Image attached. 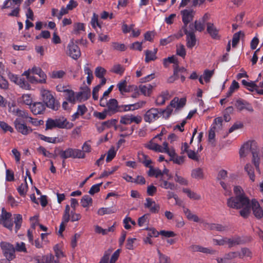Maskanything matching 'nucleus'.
<instances>
[{"label":"nucleus","instance_id":"8fccbe9b","mask_svg":"<svg viewBox=\"0 0 263 263\" xmlns=\"http://www.w3.org/2000/svg\"><path fill=\"white\" fill-rule=\"evenodd\" d=\"M148 175L149 176H155V177L158 178L159 176H161V171L158 168H155L153 167H150L148 172Z\"/></svg>","mask_w":263,"mask_h":263},{"label":"nucleus","instance_id":"6ab92c4d","mask_svg":"<svg viewBox=\"0 0 263 263\" xmlns=\"http://www.w3.org/2000/svg\"><path fill=\"white\" fill-rule=\"evenodd\" d=\"M31 112L34 115H41L43 114L46 109V106L44 103L40 102H37L33 103L30 106Z\"/></svg>","mask_w":263,"mask_h":263},{"label":"nucleus","instance_id":"72a5a7b5","mask_svg":"<svg viewBox=\"0 0 263 263\" xmlns=\"http://www.w3.org/2000/svg\"><path fill=\"white\" fill-rule=\"evenodd\" d=\"M18 102L20 103L29 105L30 106L32 104V98L30 95L24 94L18 99Z\"/></svg>","mask_w":263,"mask_h":263},{"label":"nucleus","instance_id":"412c9836","mask_svg":"<svg viewBox=\"0 0 263 263\" xmlns=\"http://www.w3.org/2000/svg\"><path fill=\"white\" fill-rule=\"evenodd\" d=\"M181 14L182 16V22L184 25L186 26L193 20L194 12L191 9H185L181 11Z\"/></svg>","mask_w":263,"mask_h":263},{"label":"nucleus","instance_id":"c756f323","mask_svg":"<svg viewBox=\"0 0 263 263\" xmlns=\"http://www.w3.org/2000/svg\"><path fill=\"white\" fill-rule=\"evenodd\" d=\"M159 186L166 190H174L176 188V185L173 182H168L163 177H161L159 180Z\"/></svg>","mask_w":263,"mask_h":263},{"label":"nucleus","instance_id":"b1692460","mask_svg":"<svg viewBox=\"0 0 263 263\" xmlns=\"http://www.w3.org/2000/svg\"><path fill=\"white\" fill-rule=\"evenodd\" d=\"M242 84L251 91H256L258 93L263 95V89H259L254 82H248L245 80L242 81Z\"/></svg>","mask_w":263,"mask_h":263},{"label":"nucleus","instance_id":"473e14b6","mask_svg":"<svg viewBox=\"0 0 263 263\" xmlns=\"http://www.w3.org/2000/svg\"><path fill=\"white\" fill-rule=\"evenodd\" d=\"M183 193L186 194L187 197L192 200H198L201 199V196L200 194L191 191L190 189L187 188H183L182 189Z\"/></svg>","mask_w":263,"mask_h":263},{"label":"nucleus","instance_id":"6e6552de","mask_svg":"<svg viewBox=\"0 0 263 263\" xmlns=\"http://www.w3.org/2000/svg\"><path fill=\"white\" fill-rule=\"evenodd\" d=\"M1 247L4 255L8 260H11L15 257V249L14 246L7 242H2Z\"/></svg>","mask_w":263,"mask_h":263},{"label":"nucleus","instance_id":"49530a36","mask_svg":"<svg viewBox=\"0 0 263 263\" xmlns=\"http://www.w3.org/2000/svg\"><path fill=\"white\" fill-rule=\"evenodd\" d=\"M72 148H68L60 152V157L64 159L72 158Z\"/></svg>","mask_w":263,"mask_h":263},{"label":"nucleus","instance_id":"5fc2aeb1","mask_svg":"<svg viewBox=\"0 0 263 263\" xmlns=\"http://www.w3.org/2000/svg\"><path fill=\"white\" fill-rule=\"evenodd\" d=\"M148 222V215L145 214L139 217L138 220V224L139 227H143L146 225Z\"/></svg>","mask_w":263,"mask_h":263},{"label":"nucleus","instance_id":"aec40b11","mask_svg":"<svg viewBox=\"0 0 263 263\" xmlns=\"http://www.w3.org/2000/svg\"><path fill=\"white\" fill-rule=\"evenodd\" d=\"M250 204L255 216L257 218H261L263 216V211L258 201L255 199H253Z\"/></svg>","mask_w":263,"mask_h":263},{"label":"nucleus","instance_id":"c9c22d12","mask_svg":"<svg viewBox=\"0 0 263 263\" xmlns=\"http://www.w3.org/2000/svg\"><path fill=\"white\" fill-rule=\"evenodd\" d=\"M116 211V209L114 207L101 208L98 210L97 213L98 215L102 216L105 214H110L112 213H114Z\"/></svg>","mask_w":263,"mask_h":263},{"label":"nucleus","instance_id":"1a4fd4ad","mask_svg":"<svg viewBox=\"0 0 263 263\" xmlns=\"http://www.w3.org/2000/svg\"><path fill=\"white\" fill-rule=\"evenodd\" d=\"M163 110L162 109L152 108L147 110L144 116V119L145 122L152 123L158 119L160 115H163Z\"/></svg>","mask_w":263,"mask_h":263},{"label":"nucleus","instance_id":"f8f14e48","mask_svg":"<svg viewBox=\"0 0 263 263\" xmlns=\"http://www.w3.org/2000/svg\"><path fill=\"white\" fill-rule=\"evenodd\" d=\"M11 217V214L7 212L4 208H3L2 214L0 215V223L10 230H11L13 227V222Z\"/></svg>","mask_w":263,"mask_h":263},{"label":"nucleus","instance_id":"09e8293b","mask_svg":"<svg viewBox=\"0 0 263 263\" xmlns=\"http://www.w3.org/2000/svg\"><path fill=\"white\" fill-rule=\"evenodd\" d=\"M245 170L249 176L250 180H251L252 181H254L255 175L252 166L250 164H247L245 166Z\"/></svg>","mask_w":263,"mask_h":263},{"label":"nucleus","instance_id":"ea45409f","mask_svg":"<svg viewBox=\"0 0 263 263\" xmlns=\"http://www.w3.org/2000/svg\"><path fill=\"white\" fill-rule=\"evenodd\" d=\"M237 253V257L242 258L244 257H251L252 253L248 248H242L240 252H235Z\"/></svg>","mask_w":263,"mask_h":263},{"label":"nucleus","instance_id":"e2e57ef3","mask_svg":"<svg viewBox=\"0 0 263 263\" xmlns=\"http://www.w3.org/2000/svg\"><path fill=\"white\" fill-rule=\"evenodd\" d=\"M241 35L242 36L244 35V34L241 31L236 32L233 35L232 39V46L233 47H235L239 42Z\"/></svg>","mask_w":263,"mask_h":263},{"label":"nucleus","instance_id":"69168bd1","mask_svg":"<svg viewBox=\"0 0 263 263\" xmlns=\"http://www.w3.org/2000/svg\"><path fill=\"white\" fill-rule=\"evenodd\" d=\"M37 152L42 154L45 157H47L48 158H51L53 157L52 154L50 153L49 151H47L44 147L40 146L37 148Z\"/></svg>","mask_w":263,"mask_h":263},{"label":"nucleus","instance_id":"f03ea898","mask_svg":"<svg viewBox=\"0 0 263 263\" xmlns=\"http://www.w3.org/2000/svg\"><path fill=\"white\" fill-rule=\"evenodd\" d=\"M250 152L253 155V162L256 168L259 172L258 146L255 141H249L245 143L241 147L239 154L241 157H246Z\"/></svg>","mask_w":263,"mask_h":263},{"label":"nucleus","instance_id":"a18cd8bd","mask_svg":"<svg viewBox=\"0 0 263 263\" xmlns=\"http://www.w3.org/2000/svg\"><path fill=\"white\" fill-rule=\"evenodd\" d=\"M72 158H84L85 157V154L81 149L77 148H72Z\"/></svg>","mask_w":263,"mask_h":263},{"label":"nucleus","instance_id":"f257e3e1","mask_svg":"<svg viewBox=\"0 0 263 263\" xmlns=\"http://www.w3.org/2000/svg\"><path fill=\"white\" fill-rule=\"evenodd\" d=\"M235 197H231L227 200V205L233 209H241L240 215L247 218L250 213L251 203L249 198L245 195L243 190L239 186L234 187Z\"/></svg>","mask_w":263,"mask_h":263},{"label":"nucleus","instance_id":"39448f33","mask_svg":"<svg viewBox=\"0 0 263 263\" xmlns=\"http://www.w3.org/2000/svg\"><path fill=\"white\" fill-rule=\"evenodd\" d=\"M40 94L43 101V103H44L46 107L54 110L58 109L59 104L55 101V98L49 90L44 88H42L40 89Z\"/></svg>","mask_w":263,"mask_h":263},{"label":"nucleus","instance_id":"de8ad7c7","mask_svg":"<svg viewBox=\"0 0 263 263\" xmlns=\"http://www.w3.org/2000/svg\"><path fill=\"white\" fill-rule=\"evenodd\" d=\"M124 125H120L119 128L120 129V130L122 132H125L124 134H122L121 135V136L122 137H126L129 135H130L132 134L133 132V127H126L123 126Z\"/></svg>","mask_w":263,"mask_h":263},{"label":"nucleus","instance_id":"f704fd0d","mask_svg":"<svg viewBox=\"0 0 263 263\" xmlns=\"http://www.w3.org/2000/svg\"><path fill=\"white\" fill-rule=\"evenodd\" d=\"M191 177L197 180L202 179L204 178L203 170L201 168H196L191 172Z\"/></svg>","mask_w":263,"mask_h":263},{"label":"nucleus","instance_id":"ddd939ff","mask_svg":"<svg viewBox=\"0 0 263 263\" xmlns=\"http://www.w3.org/2000/svg\"><path fill=\"white\" fill-rule=\"evenodd\" d=\"M141 121L142 118L139 116L127 114L121 117L120 123L122 125H129L132 123L139 124Z\"/></svg>","mask_w":263,"mask_h":263},{"label":"nucleus","instance_id":"3c124183","mask_svg":"<svg viewBox=\"0 0 263 263\" xmlns=\"http://www.w3.org/2000/svg\"><path fill=\"white\" fill-rule=\"evenodd\" d=\"M65 75V72L64 70H54L51 73V77L53 79H61Z\"/></svg>","mask_w":263,"mask_h":263},{"label":"nucleus","instance_id":"e433bc0d","mask_svg":"<svg viewBox=\"0 0 263 263\" xmlns=\"http://www.w3.org/2000/svg\"><path fill=\"white\" fill-rule=\"evenodd\" d=\"M81 203L83 208H88L91 205L92 199L89 196L87 195H84L81 200Z\"/></svg>","mask_w":263,"mask_h":263},{"label":"nucleus","instance_id":"4468645a","mask_svg":"<svg viewBox=\"0 0 263 263\" xmlns=\"http://www.w3.org/2000/svg\"><path fill=\"white\" fill-rule=\"evenodd\" d=\"M67 53L74 60H77L81 56L79 46L72 41L70 42L67 46Z\"/></svg>","mask_w":263,"mask_h":263},{"label":"nucleus","instance_id":"603ef678","mask_svg":"<svg viewBox=\"0 0 263 263\" xmlns=\"http://www.w3.org/2000/svg\"><path fill=\"white\" fill-rule=\"evenodd\" d=\"M118 166H115L110 168H108L107 170H105L101 175L100 178L107 177L109 175L113 174L115 171L118 169Z\"/></svg>","mask_w":263,"mask_h":263},{"label":"nucleus","instance_id":"a211bd4d","mask_svg":"<svg viewBox=\"0 0 263 263\" xmlns=\"http://www.w3.org/2000/svg\"><path fill=\"white\" fill-rule=\"evenodd\" d=\"M177 63V59L174 56L168 57L163 60V65L165 67H167L169 63H173L175 64L174 72L175 75H177L179 71L183 72L185 71V69L184 68H179L178 66Z\"/></svg>","mask_w":263,"mask_h":263},{"label":"nucleus","instance_id":"c03bdc74","mask_svg":"<svg viewBox=\"0 0 263 263\" xmlns=\"http://www.w3.org/2000/svg\"><path fill=\"white\" fill-rule=\"evenodd\" d=\"M125 70L124 67L120 64H117L114 65L111 69V71L122 75Z\"/></svg>","mask_w":263,"mask_h":263},{"label":"nucleus","instance_id":"864d4df0","mask_svg":"<svg viewBox=\"0 0 263 263\" xmlns=\"http://www.w3.org/2000/svg\"><path fill=\"white\" fill-rule=\"evenodd\" d=\"M176 53L177 55L184 58L186 55V51L184 46L182 44L177 45L176 48Z\"/></svg>","mask_w":263,"mask_h":263},{"label":"nucleus","instance_id":"f3484780","mask_svg":"<svg viewBox=\"0 0 263 263\" xmlns=\"http://www.w3.org/2000/svg\"><path fill=\"white\" fill-rule=\"evenodd\" d=\"M235 106L239 111L246 110L249 112H252L254 111L252 105L247 101L242 99L236 100Z\"/></svg>","mask_w":263,"mask_h":263},{"label":"nucleus","instance_id":"bf43d9fd","mask_svg":"<svg viewBox=\"0 0 263 263\" xmlns=\"http://www.w3.org/2000/svg\"><path fill=\"white\" fill-rule=\"evenodd\" d=\"M174 179L176 182H178L181 185H187L189 184L187 180L183 177L178 175L177 174H176Z\"/></svg>","mask_w":263,"mask_h":263},{"label":"nucleus","instance_id":"bb28decb","mask_svg":"<svg viewBox=\"0 0 263 263\" xmlns=\"http://www.w3.org/2000/svg\"><path fill=\"white\" fill-rule=\"evenodd\" d=\"M170 98L171 95L168 91L166 90L162 91L157 97L156 103L158 105H162L165 103V101L168 100Z\"/></svg>","mask_w":263,"mask_h":263},{"label":"nucleus","instance_id":"5701e85b","mask_svg":"<svg viewBox=\"0 0 263 263\" xmlns=\"http://www.w3.org/2000/svg\"><path fill=\"white\" fill-rule=\"evenodd\" d=\"M28 70H30L31 73L37 74L40 77V79L39 80L40 83L46 82V75L40 67L34 66L31 69H29Z\"/></svg>","mask_w":263,"mask_h":263},{"label":"nucleus","instance_id":"9b49d317","mask_svg":"<svg viewBox=\"0 0 263 263\" xmlns=\"http://www.w3.org/2000/svg\"><path fill=\"white\" fill-rule=\"evenodd\" d=\"M14 125L16 130L23 135H29L32 131L30 127L27 126L26 124L22 122L18 118L14 120Z\"/></svg>","mask_w":263,"mask_h":263},{"label":"nucleus","instance_id":"a19ab883","mask_svg":"<svg viewBox=\"0 0 263 263\" xmlns=\"http://www.w3.org/2000/svg\"><path fill=\"white\" fill-rule=\"evenodd\" d=\"M90 24L92 28L96 30L97 32H98L97 27L99 28H101V24L98 22V15L95 13L93 14L90 21Z\"/></svg>","mask_w":263,"mask_h":263},{"label":"nucleus","instance_id":"2eb2a0df","mask_svg":"<svg viewBox=\"0 0 263 263\" xmlns=\"http://www.w3.org/2000/svg\"><path fill=\"white\" fill-rule=\"evenodd\" d=\"M8 77L11 81L19 85L22 88L25 89H29L30 88V85L24 78L18 77L16 75L11 72L8 73Z\"/></svg>","mask_w":263,"mask_h":263},{"label":"nucleus","instance_id":"2f4dec72","mask_svg":"<svg viewBox=\"0 0 263 263\" xmlns=\"http://www.w3.org/2000/svg\"><path fill=\"white\" fill-rule=\"evenodd\" d=\"M183 212L185 214V216L186 217V218L189 220H192L196 222H198L199 221L200 219L198 217V216L193 213L192 211L188 208L183 207Z\"/></svg>","mask_w":263,"mask_h":263},{"label":"nucleus","instance_id":"c85d7f7f","mask_svg":"<svg viewBox=\"0 0 263 263\" xmlns=\"http://www.w3.org/2000/svg\"><path fill=\"white\" fill-rule=\"evenodd\" d=\"M237 253L231 252L226 254L223 257L217 258L216 260L217 263H228L229 261L236 257H237Z\"/></svg>","mask_w":263,"mask_h":263},{"label":"nucleus","instance_id":"4c0bfd02","mask_svg":"<svg viewBox=\"0 0 263 263\" xmlns=\"http://www.w3.org/2000/svg\"><path fill=\"white\" fill-rule=\"evenodd\" d=\"M85 26L83 23H77L73 25V33L75 34H79L82 31H84Z\"/></svg>","mask_w":263,"mask_h":263},{"label":"nucleus","instance_id":"052dcab7","mask_svg":"<svg viewBox=\"0 0 263 263\" xmlns=\"http://www.w3.org/2000/svg\"><path fill=\"white\" fill-rule=\"evenodd\" d=\"M14 223L15 224V232H16L17 231L20 229L21 223H22V215L20 214H16L14 215Z\"/></svg>","mask_w":263,"mask_h":263},{"label":"nucleus","instance_id":"a878e982","mask_svg":"<svg viewBox=\"0 0 263 263\" xmlns=\"http://www.w3.org/2000/svg\"><path fill=\"white\" fill-rule=\"evenodd\" d=\"M207 31L213 39H219L220 36L219 35V30L213 24L211 23H207Z\"/></svg>","mask_w":263,"mask_h":263},{"label":"nucleus","instance_id":"dca6fc26","mask_svg":"<svg viewBox=\"0 0 263 263\" xmlns=\"http://www.w3.org/2000/svg\"><path fill=\"white\" fill-rule=\"evenodd\" d=\"M70 206L69 205L65 206V209L64 212V214L62 217V221L60 226L59 230L58 233L60 235H62L63 232L64 231L66 223L70 220V214L69 210Z\"/></svg>","mask_w":263,"mask_h":263},{"label":"nucleus","instance_id":"680f3d73","mask_svg":"<svg viewBox=\"0 0 263 263\" xmlns=\"http://www.w3.org/2000/svg\"><path fill=\"white\" fill-rule=\"evenodd\" d=\"M158 254L159 255V263H171L170 258L162 254L159 250H157Z\"/></svg>","mask_w":263,"mask_h":263},{"label":"nucleus","instance_id":"0eeeda50","mask_svg":"<svg viewBox=\"0 0 263 263\" xmlns=\"http://www.w3.org/2000/svg\"><path fill=\"white\" fill-rule=\"evenodd\" d=\"M65 99L67 101L72 104H74L77 101H83L88 99L87 94L84 92L75 93L71 89H68L64 93Z\"/></svg>","mask_w":263,"mask_h":263},{"label":"nucleus","instance_id":"20e7f679","mask_svg":"<svg viewBox=\"0 0 263 263\" xmlns=\"http://www.w3.org/2000/svg\"><path fill=\"white\" fill-rule=\"evenodd\" d=\"M73 126V123L67 121L64 117L55 119H48L46 122V128L51 129L54 128L61 129H70Z\"/></svg>","mask_w":263,"mask_h":263},{"label":"nucleus","instance_id":"58836bf2","mask_svg":"<svg viewBox=\"0 0 263 263\" xmlns=\"http://www.w3.org/2000/svg\"><path fill=\"white\" fill-rule=\"evenodd\" d=\"M226 244L228 245L230 248H231L241 243V239L239 237H235L232 238L226 237Z\"/></svg>","mask_w":263,"mask_h":263},{"label":"nucleus","instance_id":"9d476101","mask_svg":"<svg viewBox=\"0 0 263 263\" xmlns=\"http://www.w3.org/2000/svg\"><path fill=\"white\" fill-rule=\"evenodd\" d=\"M100 104L102 107H107V111L115 112L118 110V102L115 99H110L108 101L107 98H101Z\"/></svg>","mask_w":263,"mask_h":263},{"label":"nucleus","instance_id":"393cba45","mask_svg":"<svg viewBox=\"0 0 263 263\" xmlns=\"http://www.w3.org/2000/svg\"><path fill=\"white\" fill-rule=\"evenodd\" d=\"M185 34L186 35V46L189 48H192L196 44V40L195 35L193 32L185 30Z\"/></svg>","mask_w":263,"mask_h":263},{"label":"nucleus","instance_id":"423d86ee","mask_svg":"<svg viewBox=\"0 0 263 263\" xmlns=\"http://www.w3.org/2000/svg\"><path fill=\"white\" fill-rule=\"evenodd\" d=\"M186 99L184 98L179 99L178 97L174 98L171 102L170 105L163 110V117L167 118L173 111V108L179 109L183 107L185 104Z\"/></svg>","mask_w":263,"mask_h":263},{"label":"nucleus","instance_id":"774afa93","mask_svg":"<svg viewBox=\"0 0 263 263\" xmlns=\"http://www.w3.org/2000/svg\"><path fill=\"white\" fill-rule=\"evenodd\" d=\"M44 260L46 263H58L59 260L58 259H55V257L51 254L46 255L44 257Z\"/></svg>","mask_w":263,"mask_h":263},{"label":"nucleus","instance_id":"13d9d810","mask_svg":"<svg viewBox=\"0 0 263 263\" xmlns=\"http://www.w3.org/2000/svg\"><path fill=\"white\" fill-rule=\"evenodd\" d=\"M30 74V70H27L23 73V75L26 76L28 81L32 83H39V80H37L35 77L31 76Z\"/></svg>","mask_w":263,"mask_h":263},{"label":"nucleus","instance_id":"cd10ccee","mask_svg":"<svg viewBox=\"0 0 263 263\" xmlns=\"http://www.w3.org/2000/svg\"><path fill=\"white\" fill-rule=\"evenodd\" d=\"M155 86L151 84H146L144 85H140L139 89L140 92L145 96H149L153 91V89Z\"/></svg>","mask_w":263,"mask_h":263},{"label":"nucleus","instance_id":"6e6d98bb","mask_svg":"<svg viewBox=\"0 0 263 263\" xmlns=\"http://www.w3.org/2000/svg\"><path fill=\"white\" fill-rule=\"evenodd\" d=\"M239 87V84L236 81H233L231 85L230 86L229 91L227 93V97H229L232 95L235 90L237 89Z\"/></svg>","mask_w":263,"mask_h":263},{"label":"nucleus","instance_id":"7ed1b4c3","mask_svg":"<svg viewBox=\"0 0 263 263\" xmlns=\"http://www.w3.org/2000/svg\"><path fill=\"white\" fill-rule=\"evenodd\" d=\"M161 134L157 135L147 143L145 144V146L148 149L156 152L166 153L171 157H173L175 155V150L172 147H168L167 142H164L162 146L158 144L157 140H161Z\"/></svg>","mask_w":263,"mask_h":263},{"label":"nucleus","instance_id":"37998d69","mask_svg":"<svg viewBox=\"0 0 263 263\" xmlns=\"http://www.w3.org/2000/svg\"><path fill=\"white\" fill-rule=\"evenodd\" d=\"M117 87L121 93L128 92L129 89L127 87V82L126 80L120 81L118 84Z\"/></svg>","mask_w":263,"mask_h":263},{"label":"nucleus","instance_id":"338daca9","mask_svg":"<svg viewBox=\"0 0 263 263\" xmlns=\"http://www.w3.org/2000/svg\"><path fill=\"white\" fill-rule=\"evenodd\" d=\"M70 220L72 222H74L79 220L81 218V215L79 213H76L74 211H69Z\"/></svg>","mask_w":263,"mask_h":263},{"label":"nucleus","instance_id":"4be33fe9","mask_svg":"<svg viewBox=\"0 0 263 263\" xmlns=\"http://www.w3.org/2000/svg\"><path fill=\"white\" fill-rule=\"evenodd\" d=\"M144 206L146 208H148L150 212L154 213H158L160 209V205L149 198L146 199Z\"/></svg>","mask_w":263,"mask_h":263},{"label":"nucleus","instance_id":"0e129e2a","mask_svg":"<svg viewBox=\"0 0 263 263\" xmlns=\"http://www.w3.org/2000/svg\"><path fill=\"white\" fill-rule=\"evenodd\" d=\"M214 74V70H205L202 75L203 78L206 83L210 81L211 78Z\"/></svg>","mask_w":263,"mask_h":263},{"label":"nucleus","instance_id":"4d7b16f0","mask_svg":"<svg viewBox=\"0 0 263 263\" xmlns=\"http://www.w3.org/2000/svg\"><path fill=\"white\" fill-rule=\"evenodd\" d=\"M25 183L21 184L17 188V191L21 195H25L27 191L28 186L26 183V178L25 179Z\"/></svg>","mask_w":263,"mask_h":263},{"label":"nucleus","instance_id":"7c9ffc66","mask_svg":"<svg viewBox=\"0 0 263 263\" xmlns=\"http://www.w3.org/2000/svg\"><path fill=\"white\" fill-rule=\"evenodd\" d=\"M144 52L145 54V62L146 63H148L150 61H155L157 59V48L154 49L153 50H146Z\"/></svg>","mask_w":263,"mask_h":263},{"label":"nucleus","instance_id":"79ce46f5","mask_svg":"<svg viewBox=\"0 0 263 263\" xmlns=\"http://www.w3.org/2000/svg\"><path fill=\"white\" fill-rule=\"evenodd\" d=\"M207 228L212 230H216L218 231H224L226 230L227 227L220 224L209 223L208 224Z\"/></svg>","mask_w":263,"mask_h":263}]
</instances>
